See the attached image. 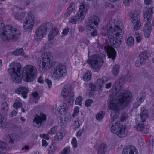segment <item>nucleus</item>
Returning <instances> with one entry per match:
<instances>
[{
	"instance_id": "33",
	"label": "nucleus",
	"mask_w": 154,
	"mask_h": 154,
	"mask_svg": "<svg viewBox=\"0 0 154 154\" xmlns=\"http://www.w3.org/2000/svg\"><path fill=\"white\" fill-rule=\"evenodd\" d=\"M28 91L29 90L27 88L23 87L20 88V92H21L22 97L24 99L27 97V94Z\"/></svg>"
},
{
	"instance_id": "21",
	"label": "nucleus",
	"mask_w": 154,
	"mask_h": 154,
	"mask_svg": "<svg viewBox=\"0 0 154 154\" xmlns=\"http://www.w3.org/2000/svg\"><path fill=\"white\" fill-rule=\"evenodd\" d=\"M68 109V108L66 104L65 103H62L60 104L58 108V111L59 114L60 116L62 115H64L67 113L66 112Z\"/></svg>"
},
{
	"instance_id": "32",
	"label": "nucleus",
	"mask_w": 154,
	"mask_h": 154,
	"mask_svg": "<svg viewBox=\"0 0 154 154\" xmlns=\"http://www.w3.org/2000/svg\"><path fill=\"white\" fill-rule=\"evenodd\" d=\"M142 112L140 114L141 119L142 122H144L146 119L148 117V113L147 110H146L141 109Z\"/></svg>"
},
{
	"instance_id": "15",
	"label": "nucleus",
	"mask_w": 154,
	"mask_h": 154,
	"mask_svg": "<svg viewBox=\"0 0 154 154\" xmlns=\"http://www.w3.org/2000/svg\"><path fill=\"white\" fill-rule=\"evenodd\" d=\"M26 20L24 23V29L26 31L30 32L32 31L35 23L34 17L33 16H29Z\"/></svg>"
},
{
	"instance_id": "8",
	"label": "nucleus",
	"mask_w": 154,
	"mask_h": 154,
	"mask_svg": "<svg viewBox=\"0 0 154 154\" xmlns=\"http://www.w3.org/2000/svg\"><path fill=\"white\" fill-rule=\"evenodd\" d=\"M8 72L12 80L17 83H19V63L13 62L9 65Z\"/></svg>"
},
{
	"instance_id": "35",
	"label": "nucleus",
	"mask_w": 154,
	"mask_h": 154,
	"mask_svg": "<svg viewBox=\"0 0 154 154\" xmlns=\"http://www.w3.org/2000/svg\"><path fill=\"white\" fill-rule=\"evenodd\" d=\"M91 77V71H87L84 75L83 79L85 81H89Z\"/></svg>"
},
{
	"instance_id": "13",
	"label": "nucleus",
	"mask_w": 154,
	"mask_h": 154,
	"mask_svg": "<svg viewBox=\"0 0 154 154\" xmlns=\"http://www.w3.org/2000/svg\"><path fill=\"white\" fill-rule=\"evenodd\" d=\"M61 94L63 97L65 98L69 97L71 100V102H73V99L72 98L74 96L73 92L69 84H66L64 85L62 89Z\"/></svg>"
},
{
	"instance_id": "10",
	"label": "nucleus",
	"mask_w": 154,
	"mask_h": 154,
	"mask_svg": "<svg viewBox=\"0 0 154 154\" xmlns=\"http://www.w3.org/2000/svg\"><path fill=\"white\" fill-rule=\"evenodd\" d=\"M87 62L93 69L99 70L102 66L103 61L101 57L98 55H94L88 60Z\"/></svg>"
},
{
	"instance_id": "5",
	"label": "nucleus",
	"mask_w": 154,
	"mask_h": 154,
	"mask_svg": "<svg viewBox=\"0 0 154 154\" xmlns=\"http://www.w3.org/2000/svg\"><path fill=\"white\" fill-rule=\"evenodd\" d=\"M100 20L98 16L93 15L88 17L86 22V28L87 33L92 36L97 35L96 28L98 27Z\"/></svg>"
},
{
	"instance_id": "39",
	"label": "nucleus",
	"mask_w": 154,
	"mask_h": 154,
	"mask_svg": "<svg viewBox=\"0 0 154 154\" xmlns=\"http://www.w3.org/2000/svg\"><path fill=\"white\" fill-rule=\"evenodd\" d=\"M119 65H116L113 68L112 72L113 75L115 76L117 75L119 72Z\"/></svg>"
},
{
	"instance_id": "41",
	"label": "nucleus",
	"mask_w": 154,
	"mask_h": 154,
	"mask_svg": "<svg viewBox=\"0 0 154 154\" xmlns=\"http://www.w3.org/2000/svg\"><path fill=\"white\" fill-rule=\"evenodd\" d=\"M105 112L104 111H101L96 115V117L97 120H101L104 117Z\"/></svg>"
},
{
	"instance_id": "60",
	"label": "nucleus",
	"mask_w": 154,
	"mask_h": 154,
	"mask_svg": "<svg viewBox=\"0 0 154 154\" xmlns=\"http://www.w3.org/2000/svg\"><path fill=\"white\" fill-rule=\"evenodd\" d=\"M51 47V45H50L48 43H45L44 44V46L43 47L44 48L43 50H45L48 49Z\"/></svg>"
},
{
	"instance_id": "54",
	"label": "nucleus",
	"mask_w": 154,
	"mask_h": 154,
	"mask_svg": "<svg viewBox=\"0 0 154 154\" xmlns=\"http://www.w3.org/2000/svg\"><path fill=\"white\" fill-rule=\"evenodd\" d=\"M45 82L48 85V86L49 88H51L52 86V82L51 80H48L47 79H45Z\"/></svg>"
},
{
	"instance_id": "64",
	"label": "nucleus",
	"mask_w": 154,
	"mask_h": 154,
	"mask_svg": "<svg viewBox=\"0 0 154 154\" xmlns=\"http://www.w3.org/2000/svg\"><path fill=\"white\" fill-rule=\"evenodd\" d=\"M42 146H46L48 145V143L45 140H42Z\"/></svg>"
},
{
	"instance_id": "48",
	"label": "nucleus",
	"mask_w": 154,
	"mask_h": 154,
	"mask_svg": "<svg viewBox=\"0 0 154 154\" xmlns=\"http://www.w3.org/2000/svg\"><path fill=\"white\" fill-rule=\"evenodd\" d=\"M79 108L78 106L75 107L74 109V112L73 114V117H75L79 113Z\"/></svg>"
},
{
	"instance_id": "59",
	"label": "nucleus",
	"mask_w": 154,
	"mask_h": 154,
	"mask_svg": "<svg viewBox=\"0 0 154 154\" xmlns=\"http://www.w3.org/2000/svg\"><path fill=\"white\" fill-rule=\"evenodd\" d=\"M149 143L151 145H154V136H150L149 140Z\"/></svg>"
},
{
	"instance_id": "12",
	"label": "nucleus",
	"mask_w": 154,
	"mask_h": 154,
	"mask_svg": "<svg viewBox=\"0 0 154 154\" xmlns=\"http://www.w3.org/2000/svg\"><path fill=\"white\" fill-rule=\"evenodd\" d=\"M130 17L131 21L134 26V30H137L139 29L142 25L139 19V15L137 12L134 11L131 12Z\"/></svg>"
},
{
	"instance_id": "43",
	"label": "nucleus",
	"mask_w": 154,
	"mask_h": 154,
	"mask_svg": "<svg viewBox=\"0 0 154 154\" xmlns=\"http://www.w3.org/2000/svg\"><path fill=\"white\" fill-rule=\"evenodd\" d=\"M71 144L73 148L75 149L77 147V141L75 137H73L71 140Z\"/></svg>"
},
{
	"instance_id": "34",
	"label": "nucleus",
	"mask_w": 154,
	"mask_h": 154,
	"mask_svg": "<svg viewBox=\"0 0 154 154\" xmlns=\"http://www.w3.org/2000/svg\"><path fill=\"white\" fill-rule=\"evenodd\" d=\"M143 97H139L137 99L135 103L133 104V107L136 108L138 107L141 103L144 100Z\"/></svg>"
},
{
	"instance_id": "28",
	"label": "nucleus",
	"mask_w": 154,
	"mask_h": 154,
	"mask_svg": "<svg viewBox=\"0 0 154 154\" xmlns=\"http://www.w3.org/2000/svg\"><path fill=\"white\" fill-rule=\"evenodd\" d=\"M58 31L56 28H53L50 32L48 35V38L50 39H52L58 34Z\"/></svg>"
},
{
	"instance_id": "45",
	"label": "nucleus",
	"mask_w": 154,
	"mask_h": 154,
	"mask_svg": "<svg viewBox=\"0 0 154 154\" xmlns=\"http://www.w3.org/2000/svg\"><path fill=\"white\" fill-rule=\"evenodd\" d=\"M128 117V115L126 113H122L120 119L121 121L124 122L126 121Z\"/></svg>"
},
{
	"instance_id": "1",
	"label": "nucleus",
	"mask_w": 154,
	"mask_h": 154,
	"mask_svg": "<svg viewBox=\"0 0 154 154\" xmlns=\"http://www.w3.org/2000/svg\"><path fill=\"white\" fill-rule=\"evenodd\" d=\"M122 85L120 80L115 83L113 88L110 90L113 92V97H110L108 103L113 120L110 130L119 137H123L127 134L126 127L119 123L117 121L118 118L119 111L127 107L131 102L132 95L129 91L123 89Z\"/></svg>"
},
{
	"instance_id": "3",
	"label": "nucleus",
	"mask_w": 154,
	"mask_h": 154,
	"mask_svg": "<svg viewBox=\"0 0 154 154\" xmlns=\"http://www.w3.org/2000/svg\"><path fill=\"white\" fill-rule=\"evenodd\" d=\"M19 34L17 30L10 25L5 26L3 20L0 17V37L5 41L17 39Z\"/></svg>"
},
{
	"instance_id": "62",
	"label": "nucleus",
	"mask_w": 154,
	"mask_h": 154,
	"mask_svg": "<svg viewBox=\"0 0 154 154\" xmlns=\"http://www.w3.org/2000/svg\"><path fill=\"white\" fill-rule=\"evenodd\" d=\"M29 149V147L28 146L26 145L23 148H22L21 149L22 152H24Z\"/></svg>"
},
{
	"instance_id": "53",
	"label": "nucleus",
	"mask_w": 154,
	"mask_h": 154,
	"mask_svg": "<svg viewBox=\"0 0 154 154\" xmlns=\"http://www.w3.org/2000/svg\"><path fill=\"white\" fill-rule=\"evenodd\" d=\"M6 143L1 141H0V149H2L4 150L6 146Z\"/></svg>"
},
{
	"instance_id": "25",
	"label": "nucleus",
	"mask_w": 154,
	"mask_h": 154,
	"mask_svg": "<svg viewBox=\"0 0 154 154\" xmlns=\"http://www.w3.org/2000/svg\"><path fill=\"white\" fill-rule=\"evenodd\" d=\"M46 116L43 113H41L40 116L37 115L35 118L34 122L38 125H41L42 122L46 120Z\"/></svg>"
},
{
	"instance_id": "23",
	"label": "nucleus",
	"mask_w": 154,
	"mask_h": 154,
	"mask_svg": "<svg viewBox=\"0 0 154 154\" xmlns=\"http://www.w3.org/2000/svg\"><path fill=\"white\" fill-rule=\"evenodd\" d=\"M17 137V135L16 134H8L5 135L3 138L6 142L11 143H13Z\"/></svg>"
},
{
	"instance_id": "58",
	"label": "nucleus",
	"mask_w": 154,
	"mask_h": 154,
	"mask_svg": "<svg viewBox=\"0 0 154 154\" xmlns=\"http://www.w3.org/2000/svg\"><path fill=\"white\" fill-rule=\"evenodd\" d=\"M69 30V29L68 27H66L65 28L62 32L63 35H66Z\"/></svg>"
},
{
	"instance_id": "29",
	"label": "nucleus",
	"mask_w": 154,
	"mask_h": 154,
	"mask_svg": "<svg viewBox=\"0 0 154 154\" xmlns=\"http://www.w3.org/2000/svg\"><path fill=\"white\" fill-rule=\"evenodd\" d=\"M107 150V146L105 144L100 145L98 149V154H104Z\"/></svg>"
},
{
	"instance_id": "2",
	"label": "nucleus",
	"mask_w": 154,
	"mask_h": 154,
	"mask_svg": "<svg viewBox=\"0 0 154 154\" xmlns=\"http://www.w3.org/2000/svg\"><path fill=\"white\" fill-rule=\"evenodd\" d=\"M122 23L110 21L107 24V34L110 44L116 48L121 45L123 37V30L121 28Z\"/></svg>"
},
{
	"instance_id": "17",
	"label": "nucleus",
	"mask_w": 154,
	"mask_h": 154,
	"mask_svg": "<svg viewBox=\"0 0 154 154\" xmlns=\"http://www.w3.org/2000/svg\"><path fill=\"white\" fill-rule=\"evenodd\" d=\"M104 49L108 58H111L112 60L116 58L117 52L113 47L111 46H106L104 47Z\"/></svg>"
},
{
	"instance_id": "7",
	"label": "nucleus",
	"mask_w": 154,
	"mask_h": 154,
	"mask_svg": "<svg viewBox=\"0 0 154 154\" xmlns=\"http://www.w3.org/2000/svg\"><path fill=\"white\" fill-rule=\"evenodd\" d=\"M37 69L35 66L30 64L25 65L23 69L22 79L25 81L31 82L35 79Z\"/></svg>"
},
{
	"instance_id": "30",
	"label": "nucleus",
	"mask_w": 154,
	"mask_h": 154,
	"mask_svg": "<svg viewBox=\"0 0 154 154\" xmlns=\"http://www.w3.org/2000/svg\"><path fill=\"white\" fill-rule=\"evenodd\" d=\"M13 107L14 108H15L16 109V111L14 110L11 112L9 114V116L10 117H13L17 115L18 111V109L19 108V102H17L14 103L13 104Z\"/></svg>"
},
{
	"instance_id": "46",
	"label": "nucleus",
	"mask_w": 154,
	"mask_h": 154,
	"mask_svg": "<svg viewBox=\"0 0 154 154\" xmlns=\"http://www.w3.org/2000/svg\"><path fill=\"white\" fill-rule=\"evenodd\" d=\"M93 103V101L92 99H89L85 101V105L87 107L90 106L91 104Z\"/></svg>"
},
{
	"instance_id": "61",
	"label": "nucleus",
	"mask_w": 154,
	"mask_h": 154,
	"mask_svg": "<svg viewBox=\"0 0 154 154\" xmlns=\"http://www.w3.org/2000/svg\"><path fill=\"white\" fill-rule=\"evenodd\" d=\"M26 107L25 104L23 103H21L20 102V108H21V109L23 112H24L25 110H24V108Z\"/></svg>"
},
{
	"instance_id": "22",
	"label": "nucleus",
	"mask_w": 154,
	"mask_h": 154,
	"mask_svg": "<svg viewBox=\"0 0 154 154\" xmlns=\"http://www.w3.org/2000/svg\"><path fill=\"white\" fill-rule=\"evenodd\" d=\"M123 154H138L137 150L133 147L127 146L124 148Z\"/></svg>"
},
{
	"instance_id": "9",
	"label": "nucleus",
	"mask_w": 154,
	"mask_h": 154,
	"mask_svg": "<svg viewBox=\"0 0 154 154\" xmlns=\"http://www.w3.org/2000/svg\"><path fill=\"white\" fill-rule=\"evenodd\" d=\"M42 60H40L39 66L43 72H45L51 66L52 54L49 52H45L42 55Z\"/></svg>"
},
{
	"instance_id": "57",
	"label": "nucleus",
	"mask_w": 154,
	"mask_h": 154,
	"mask_svg": "<svg viewBox=\"0 0 154 154\" xmlns=\"http://www.w3.org/2000/svg\"><path fill=\"white\" fill-rule=\"evenodd\" d=\"M144 4L146 5H151L152 4V0H144Z\"/></svg>"
},
{
	"instance_id": "36",
	"label": "nucleus",
	"mask_w": 154,
	"mask_h": 154,
	"mask_svg": "<svg viewBox=\"0 0 154 154\" xmlns=\"http://www.w3.org/2000/svg\"><path fill=\"white\" fill-rule=\"evenodd\" d=\"M6 125V122L4 116L0 114V127L2 128H5Z\"/></svg>"
},
{
	"instance_id": "6",
	"label": "nucleus",
	"mask_w": 154,
	"mask_h": 154,
	"mask_svg": "<svg viewBox=\"0 0 154 154\" xmlns=\"http://www.w3.org/2000/svg\"><path fill=\"white\" fill-rule=\"evenodd\" d=\"M154 13V7H150L148 10H145L143 12L144 18L147 20L144 27V36L146 38L149 37L151 31V22L152 15Z\"/></svg>"
},
{
	"instance_id": "55",
	"label": "nucleus",
	"mask_w": 154,
	"mask_h": 154,
	"mask_svg": "<svg viewBox=\"0 0 154 154\" xmlns=\"http://www.w3.org/2000/svg\"><path fill=\"white\" fill-rule=\"evenodd\" d=\"M20 55H21L23 56H24V57L26 58H27L28 57V56L26 55L23 52V48H20Z\"/></svg>"
},
{
	"instance_id": "51",
	"label": "nucleus",
	"mask_w": 154,
	"mask_h": 154,
	"mask_svg": "<svg viewBox=\"0 0 154 154\" xmlns=\"http://www.w3.org/2000/svg\"><path fill=\"white\" fill-rule=\"evenodd\" d=\"M133 0H123V2L124 5L127 7L130 5V3Z\"/></svg>"
},
{
	"instance_id": "24",
	"label": "nucleus",
	"mask_w": 154,
	"mask_h": 154,
	"mask_svg": "<svg viewBox=\"0 0 154 154\" xmlns=\"http://www.w3.org/2000/svg\"><path fill=\"white\" fill-rule=\"evenodd\" d=\"M135 129L138 131H142L144 133H146L149 131V127L148 126H144L142 123L138 124L135 126Z\"/></svg>"
},
{
	"instance_id": "20",
	"label": "nucleus",
	"mask_w": 154,
	"mask_h": 154,
	"mask_svg": "<svg viewBox=\"0 0 154 154\" xmlns=\"http://www.w3.org/2000/svg\"><path fill=\"white\" fill-rule=\"evenodd\" d=\"M76 10V3L74 2L70 3L65 13V17L66 18L70 16L72 13L75 12Z\"/></svg>"
},
{
	"instance_id": "16",
	"label": "nucleus",
	"mask_w": 154,
	"mask_h": 154,
	"mask_svg": "<svg viewBox=\"0 0 154 154\" xmlns=\"http://www.w3.org/2000/svg\"><path fill=\"white\" fill-rule=\"evenodd\" d=\"M47 29L44 26H41L37 29L34 35V39L38 41L43 38L46 34Z\"/></svg>"
},
{
	"instance_id": "37",
	"label": "nucleus",
	"mask_w": 154,
	"mask_h": 154,
	"mask_svg": "<svg viewBox=\"0 0 154 154\" xmlns=\"http://www.w3.org/2000/svg\"><path fill=\"white\" fill-rule=\"evenodd\" d=\"M134 40L132 37H129L126 40V44L128 46L131 47L134 44Z\"/></svg>"
},
{
	"instance_id": "40",
	"label": "nucleus",
	"mask_w": 154,
	"mask_h": 154,
	"mask_svg": "<svg viewBox=\"0 0 154 154\" xmlns=\"http://www.w3.org/2000/svg\"><path fill=\"white\" fill-rule=\"evenodd\" d=\"M1 107L2 110L3 111V112L5 113L7 112L8 109V105L6 102H4L2 103Z\"/></svg>"
},
{
	"instance_id": "50",
	"label": "nucleus",
	"mask_w": 154,
	"mask_h": 154,
	"mask_svg": "<svg viewBox=\"0 0 154 154\" xmlns=\"http://www.w3.org/2000/svg\"><path fill=\"white\" fill-rule=\"evenodd\" d=\"M79 119L78 118H76L75 119L74 123V126L75 128H78L79 127L80 125L79 123Z\"/></svg>"
},
{
	"instance_id": "38",
	"label": "nucleus",
	"mask_w": 154,
	"mask_h": 154,
	"mask_svg": "<svg viewBox=\"0 0 154 154\" xmlns=\"http://www.w3.org/2000/svg\"><path fill=\"white\" fill-rule=\"evenodd\" d=\"M135 35L136 36V42L137 43L140 42L143 38L142 34L141 33H139L138 32H136L135 33Z\"/></svg>"
},
{
	"instance_id": "42",
	"label": "nucleus",
	"mask_w": 154,
	"mask_h": 154,
	"mask_svg": "<svg viewBox=\"0 0 154 154\" xmlns=\"http://www.w3.org/2000/svg\"><path fill=\"white\" fill-rule=\"evenodd\" d=\"M82 100L83 99L82 97H78L75 100V104L77 105L81 106L82 105Z\"/></svg>"
},
{
	"instance_id": "26",
	"label": "nucleus",
	"mask_w": 154,
	"mask_h": 154,
	"mask_svg": "<svg viewBox=\"0 0 154 154\" xmlns=\"http://www.w3.org/2000/svg\"><path fill=\"white\" fill-rule=\"evenodd\" d=\"M65 132L63 129L59 130L54 136L55 139L56 140L60 141L63 139L65 136Z\"/></svg>"
},
{
	"instance_id": "4",
	"label": "nucleus",
	"mask_w": 154,
	"mask_h": 154,
	"mask_svg": "<svg viewBox=\"0 0 154 154\" xmlns=\"http://www.w3.org/2000/svg\"><path fill=\"white\" fill-rule=\"evenodd\" d=\"M88 9V5L84 2L80 3L78 12L75 15L69 18V22L74 24L80 23L84 19Z\"/></svg>"
},
{
	"instance_id": "52",
	"label": "nucleus",
	"mask_w": 154,
	"mask_h": 154,
	"mask_svg": "<svg viewBox=\"0 0 154 154\" xmlns=\"http://www.w3.org/2000/svg\"><path fill=\"white\" fill-rule=\"evenodd\" d=\"M40 137L42 138H44L47 140H48L50 138V137L49 134H42L40 135Z\"/></svg>"
},
{
	"instance_id": "18",
	"label": "nucleus",
	"mask_w": 154,
	"mask_h": 154,
	"mask_svg": "<svg viewBox=\"0 0 154 154\" xmlns=\"http://www.w3.org/2000/svg\"><path fill=\"white\" fill-rule=\"evenodd\" d=\"M147 52L145 51L141 52L140 54L135 62V65L137 67L141 66L144 62L145 60L147 58Z\"/></svg>"
},
{
	"instance_id": "31",
	"label": "nucleus",
	"mask_w": 154,
	"mask_h": 154,
	"mask_svg": "<svg viewBox=\"0 0 154 154\" xmlns=\"http://www.w3.org/2000/svg\"><path fill=\"white\" fill-rule=\"evenodd\" d=\"M31 100L34 102V103H37L39 99V96L37 92H34L32 94L30 97Z\"/></svg>"
},
{
	"instance_id": "14",
	"label": "nucleus",
	"mask_w": 154,
	"mask_h": 154,
	"mask_svg": "<svg viewBox=\"0 0 154 154\" xmlns=\"http://www.w3.org/2000/svg\"><path fill=\"white\" fill-rule=\"evenodd\" d=\"M67 74V71L65 66L59 65L54 69L53 72V76L57 79L64 76Z\"/></svg>"
},
{
	"instance_id": "11",
	"label": "nucleus",
	"mask_w": 154,
	"mask_h": 154,
	"mask_svg": "<svg viewBox=\"0 0 154 154\" xmlns=\"http://www.w3.org/2000/svg\"><path fill=\"white\" fill-rule=\"evenodd\" d=\"M108 81V79L106 77H103L97 80L94 85L92 83L89 84V87L91 89L90 91V96L92 95L94 91H98L104 85V83Z\"/></svg>"
},
{
	"instance_id": "47",
	"label": "nucleus",
	"mask_w": 154,
	"mask_h": 154,
	"mask_svg": "<svg viewBox=\"0 0 154 154\" xmlns=\"http://www.w3.org/2000/svg\"><path fill=\"white\" fill-rule=\"evenodd\" d=\"M70 152V149L69 146L65 147L63 149L62 154H69Z\"/></svg>"
},
{
	"instance_id": "44",
	"label": "nucleus",
	"mask_w": 154,
	"mask_h": 154,
	"mask_svg": "<svg viewBox=\"0 0 154 154\" xmlns=\"http://www.w3.org/2000/svg\"><path fill=\"white\" fill-rule=\"evenodd\" d=\"M57 130V127L54 126L52 127L48 131V134L50 135H53L54 134Z\"/></svg>"
},
{
	"instance_id": "56",
	"label": "nucleus",
	"mask_w": 154,
	"mask_h": 154,
	"mask_svg": "<svg viewBox=\"0 0 154 154\" xmlns=\"http://www.w3.org/2000/svg\"><path fill=\"white\" fill-rule=\"evenodd\" d=\"M12 54L15 56H19V49H17L13 51Z\"/></svg>"
},
{
	"instance_id": "63",
	"label": "nucleus",
	"mask_w": 154,
	"mask_h": 154,
	"mask_svg": "<svg viewBox=\"0 0 154 154\" xmlns=\"http://www.w3.org/2000/svg\"><path fill=\"white\" fill-rule=\"evenodd\" d=\"M38 82L40 84H42L44 82V80L42 76L40 77L38 79Z\"/></svg>"
},
{
	"instance_id": "27",
	"label": "nucleus",
	"mask_w": 154,
	"mask_h": 154,
	"mask_svg": "<svg viewBox=\"0 0 154 154\" xmlns=\"http://www.w3.org/2000/svg\"><path fill=\"white\" fill-rule=\"evenodd\" d=\"M57 145L55 143H53L51 145L49 146V148L48 149V154H53L57 150Z\"/></svg>"
},
{
	"instance_id": "49",
	"label": "nucleus",
	"mask_w": 154,
	"mask_h": 154,
	"mask_svg": "<svg viewBox=\"0 0 154 154\" xmlns=\"http://www.w3.org/2000/svg\"><path fill=\"white\" fill-rule=\"evenodd\" d=\"M104 6L105 8H107L111 9L114 7L113 5L109 2H106L104 5Z\"/></svg>"
},
{
	"instance_id": "19",
	"label": "nucleus",
	"mask_w": 154,
	"mask_h": 154,
	"mask_svg": "<svg viewBox=\"0 0 154 154\" xmlns=\"http://www.w3.org/2000/svg\"><path fill=\"white\" fill-rule=\"evenodd\" d=\"M71 116L69 113H67L64 115L61 119L60 122L61 126L63 128L66 127L71 120Z\"/></svg>"
}]
</instances>
